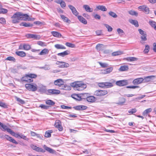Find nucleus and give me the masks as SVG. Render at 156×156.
I'll return each mask as SVG.
<instances>
[{"mask_svg":"<svg viewBox=\"0 0 156 156\" xmlns=\"http://www.w3.org/2000/svg\"><path fill=\"white\" fill-rule=\"evenodd\" d=\"M13 19L12 20V23H18L19 22V21L16 18H13Z\"/></svg>","mask_w":156,"mask_h":156,"instance_id":"774afa93","label":"nucleus"},{"mask_svg":"<svg viewBox=\"0 0 156 156\" xmlns=\"http://www.w3.org/2000/svg\"><path fill=\"white\" fill-rule=\"evenodd\" d=\"M55 48H57V49H66V48L64 46L61 44H56L55 45Z\"/></svg>","mask_w":156,"mask_h":156,"instance_id":"f704fd0d","label":"nucleus"},{"mask_svg":"<svg viewBox=\"0 0 156 156\" xmlns=\"http://www.w3.org/2000/svg\"><path fill=\"white\" fill-rule=\"evenodd\" d=\"M43 147L46 151L50 153L54 154L55 152V151L48 147L45 145H44Z\"/></svg>","mask_w":156,"mask_h":156,"instance_id":"dca6fc26","label":"nucleus"},{"mask_svg":"<svg viewBox=\"0 0 156 156\" xmlns=\"http://www.w3.org/2000/svg\"><path fill=\"white\" fill-rule=\"evenodd\" d=\"M109 14L110 16H112L113 18H115L117 17V15L114 12L110 11L109 12Z\"/></svg>","mask_w":156,"mask_h":156,"instance_id":"603ef678","label":"nucleus"},{"mask_svg":"<svg viewBox=\"0 0 156 156\" xmlns=\"http://www.w3.org/2000/svg\"><path fill=\"white\" fill-rule=\"evenodd\" d=\"M122 54V52L120 51H118L113 52L112 53V55L113 56H115L121 55Z\"/></svg>","mask_w":156,"mask_h":156,"instance_id":"a18cd8bd","label":"nucleus"},{"mask_svg":"<svg viewBox=\"0 0 156 156\" xmlns=\"http://www.w3.org/2000/svg\"><path fill=\"white\" fill-rule=\"evenodd\" d=\"M129 13L132 15L137 16L138 13L134 11L131 10L129 12Z\"/></svg>","mask_w":156,"mask_h":156,"instance_id":"bf43d9fd","label":"nucleus"},{"mask_svg":"<svg viewBox=\"0 0 156 156\" xmlns=\"http://www.w3.org/2000/svg\"><path fill=\"white\" fill-rule=\"evenodd\" d=\"M1 128H2V129H1L2 131H5L6 130L9 133L12 130L11 129L9 128L7 126L5 125H3V124L2 125Z\"/></svg>","mask_w":156,"mask_h":156,"instance_id":"aec40b11","label":"nucleus"},{"mask_svg":"<svg viewBox=\"0 0 156 156\" xmlns=\"http://www.w3.org/2000/svg\"><path fill=\"white\" fill-rule=\"evenodd\" d=\"M147 35L146 33L141 35L140 37L141 40L140 41V42L142 44H144V41H145L147 40Z\"/></svg>","mask_w":156,"mask_h":156,"instance_id":"412c9836","label":"nucleus"},{"mask_svg":"<svg viewBox=\"0 0 156 156\" xmlns=\"http://www.w3.org/2000/svg\"><path fill=\"white\" fill-rule=\"evenodd\" d=\"M113 69L112 67H110L107 68L106 69L103 70L102 73L103 74H107L110 73L112 71Z\"/></svg>","mask_w":156,"mask_h":156,"instance_id":"6ab92c4d","label":"nucleus"},{"mask_svg":"<svg viewBox=\"0 0 156 156\" xmlns=\"http://www.w3.org/2000/svg\"><path fill=\"white\" fill-rule=\"evenodd\" d=\"M54 126L55 127L58 128L59 131H61L62 130L63 127L62 126L61 122L59 120H56Z\"/></svg>","mask_w":156,"mask_h":156,"instance_id":"9d476101","label":"nucleus"},{"mask_svg":"<svg viewBox=\"0 0 156 156\" xmlns=\"http://www.w3.org/2000/svg\"><path fill=\"white\" fill-rule=\"evenodd\" d=\"M79 95L80 97H82V99L86 98L87 99L89 94L88 93H81Z\"/></svg>","mask_w":156,"mask_h":156,"instance_id":"4c0bfd02","label":"nucleus"},{"mask_svg":"<svg viewBox=\"0 0 156 156\" xmlns=\"http://www.w3.org/2000/svg\"><path fill=\"white\" fill-rule=\"evenodd\" d=\"M153 76H147L143 79V83L148 82L151 81V77Z\"/></svg>","mask_w":156,"mask_h":156,"instance_id":"72a5a7b5","label":"nucleus"},{"mask_svg":"<svg viewBox=\"0 0 156 156\" xmlns=\"http://www.w3.org/2000/svg\"><path fill=\"white\" fill-rule=\"evenodd\" d=\"M66 45L68 47L72 48H74L75 47V45L74 44L69 42L66 43Z\"/></svg>","mask_w":156,"mask_h":156,"instance_id":"09e8293b","label":"nucleus"},{"mask_svg":"<svg viewBox=\"0 0 156 156\" xmlns=\"http://www.w3.org/2000/svg\"><path fill=\"white\" fill-rule=\"evenodd\" d=\"M48 92L51 94H57L60 93V91L59 90L54 89L48 90Z\"/></svg>","mask_w":156,"mask_h":156,"instance_id":"2eb2a0df","label":"nucleus"},{"mask_svg":"<svg viewBox=\"0 0 156 156\" xmlns=\"http://www.w3.org/2000/svg\"><path fill=\"white\" fill-rule=\"evenodd\" d=\"M37 77V75L34 74H26L21 78V80L23 82L30 83L33 81V78H35Z\"/></svg>","mask_w":156,"mask_h":156,"instance_id":"7ed1b4c3","label":"nucleus"},{"mask_svg":"<svg viewBox=\"0 0 156 156\" xmlns=\"http://www.w3.org/2000/svg\"><path fill=\"white\" fill-rule=\"evenodd\" d=\"M96 8L98 10H100L103 11H106L107 10V9L104 5H98L97 6Z\"/></svg>","mask_w":156,"mask_h":156,"instance_id":"473e14b6","label":"nucleus"},{"mask_svg":"<svg viewBox=\"0 0 156 156\" xmlns=\"http://www.w3.org/2000/svg\"><path fill=\"white\" fill-rule=\"evenodd\" d=\"M40 69H44L45 70H49L50 69V67L49 65H45L44 66L40 67Z\"/></svg>","mask_w":156,"mask_h":156,"instance_id":"c03bdc74","label":"nucleus"},{"mask_svg":"<svg viewBox=\"0 0 156 156\" xmlns=\"http://www.w3.org/2000/svg\"><path fill=\"white\" fill-rule=\"evenodd\" d=\"M51 33L54 37H55L59 38L61 37L62 36L60 33L57 31H51Z\"/></svg>","mask_w":156,"mask_h":156,"instance_id":"4be33fe9","label":"nucleus"},{"mask_svg":"<svg viewBox=\"0 0 156 156\" xmlns=\"http://www.w3.org/2000/svg\"><path fill=\"white\" fill-rule=\"evenodd\" d=\"M55 2L57 4H60L61 7L63 8L66 6V4L64 1L61 0H56Z\"/></svg>","mask_w":156,"mask_h":156,"instance_id":"a211bd4d","label":"nucleus"},{"mask_svg":"<svg viewBox=\"0 0 156 156\" xmlns=\"http://www.w3.org/2000/svg\"><path fill=\"white\" fill-rule=\"evenodd\" d=\"M5 60H8L10 61H12L14 62H15L16 61V59L15 58L13 57L9 56L8 57L6 58Z\"/></svg>","mask_w":156,"mask_h":156,"instance_id":"864d4df0","label":"nucleus"},{"mask_svg":"<svg viewBox=\"0 0 156 156\" xmlns=\"http://www.w3.org/2000/svg\"><path fill=\"white\" fill-rule=\"evenodd\" d=\"M150 48L149 46L148 45H146L145 46V48L144 49V51L145 53H147L149 51Z\"/></svg>","mask_w":156,"mask_h":156,"instance_id":"5fc2aeb1","label":"nucleus"},{"mask_svg":"<svg viewBox=\"0 0 156 156\" xmlns=\"http://www.w3.org/2000/svg\"><path fill=\"white\" fill-rule=\"evenodd\" d=\"M45 103L47 105L50 106H53L55 104V103L51 100L48 99L45 101Z\"/></svg>","mask_w":156,"mask_h":156,"instance_id":"393cba45","label":"nucleus"},{"mask_svg":"<svg viewBox=\"0 0 156 156\" xmlns=\"http://www.w3.org/2000/svg\"><path fill=\"white\" fill-rule=\"evenodd\" d=\"M20 138H22L25 140H28V139L27 137L24 136V135L22 134H20Z\"/></svg>","mask_w":156,"mask_h":156,"instance_id":"0e129e2a","label":"nucleus"},{"mask_svg":"<svg viewBox=\"0 0 156 156\" xmlns=\"http://www.w3.org/2000/svg\"><path fill=\"white\" fill-rule=\"evenodd\" d=\"M138 9L140 10L144 11L146 14H148L149 13V9L145 5L140 6L138 7Z\"/></svg>","mask_w":156,"mask_h":156,"instance_id":"1a4fd4ad","label":"nucleus"},{"mask_svg":"<svg viewBox=\"0 0 156 156\" xmlns=\"http://www.w3.org/2000/svg\"><path fill=\"white\" fill-rule=\"evenodd\" d=\"M52 133L51 130H48L46 131L45 134L44 136L46 137H50L51 136V133Z\"/></svg>","mask_w":156,"mask_h":156,"instance_id":"e433bc0d","label":"nucleus"},{"mask_svg":"<svg viewBox=\"0 0 156 156\" xmlns=\"http://www.w3.org/2000/svg\"><path fill=\"white\" fill-rule=\"evenodd\" d=\"M110 82H105V87L109 88L113 87V84L115 83V81L114 80L112 79L110 80Z\"/></svg>","mask_w":156,"mask_h":156,"instance_id":"9b49d317","label":"nucleus"},{"mask_svg":"<svg viewBox=\"0 0 156 156\" xmlns=\"http://www.w3.org/2000/svg\"><path fill=\"white\" fill-rule=\"evenodd\" d=\"M129 22L132 24L134 25L136 27L139 26V24L138 21L136 20H129Z\"/></svg>","mask_w":156,"mask_h":156,"instance_id":"cd10ccee","label":"nucleus"},{"mask_svg":"<svg viewBox=\"0 0 156 156\" xmlns=\"http://www.w3.org/2000/svg\"><path fill=\"white\" fill-rule=\"evenodd\" d=\"M8 12V10L5 9H2L0 10V14L1 13H5Z\"/></svg>","mask_w":156,"mask_h":156,"instance_id":"69168bd1","label":"nucleus"},{"mask_svg":"<svg viewBox=\"0 0 156 156\" xmlns=\"http://www.w3.org/2000/svg\"><path fill=\"white\" fill-rule=\"evenodd\" d=\"M104 25L108 29V32H111L112 30V28L109 25L107 24H104Z\"/></svg>","mask_w":156,"mask_h":156,"instance_id":"3c124183","label":"nucleus"},{"mask_svg":"<svg viewBox=\"0 0 156 156\" xmlns=\"http://www.w3.org/2000/svg\"><path fill=\"white\" fill-rule=\"evenodd\" d=\"M10 133L12 135L15 136V137L19 138L20 137V134L19 133H16L14 132L12 130H11V132Z\"/></svg>","mask_w":156,"mask_h":156,"instance_id":"ea45409f","label":"nucleus"},{"mask_svg":"<svg viewBox=\"0 0 156 156\" xmlns=\"http://www.w3.org/2000/svg\"><path fill=\"white\" fill-rule=\"evenodd\" d=\"M83 7L87 12H91L93 11V9L90 8L89 6L87 5H84Z\"/></svg>","mask_w":156,"mask_h":156,"instance_id":"5701e85b","label":"nucleus"},{"mask_svg":"<svg viewBox=\"0 0 156 156\" xmlns=\"http://www.w3.org/2000/svg\"><path fill=\"white\" fill-rule=\"evenodd\" d=\"M98 63L100 66L102 68H106L109 66L108 64L106 63H102L101 62H98Z\"/></svg>","mask_w":156,"mask_h":156,"instance_id":"79ce46f5","label":"nucleus"},{"mask_svg":"<svg viewBox=\"0 0 156 156\" xmlns=\"http://www.w3.org/2000/svg\"><path fill=\"white\" fill-rule=\"evenodd\" d=\"M16 54L17 55L21 57H24L26 56V53L23 51H17L16 52Z\"/></svg>","mask_w":156,"mask_h":156,"instance_id":"c85d7f7f","label":"nucleus"},{"mask_svg":"<svg viewBox=\"0 0 156 156\" xmlns=\"http://www.w3.org/2000/svg\"><path fill=\"white\" fill-rule=\"evenodd\" d=\"M108 93L106 90H97L94 91V95L98 96H102L105 95Z\"/></svg>","mask_w":156,"mask_h":156,"instance_id":"423d86ee","label":"nucleus"},{"mask_svg":"<svg viewBox=\"0 0 156 156\" xmlns=\"http://www.w3.org/2000/svg\"><path fill=\"white\" fill-rule=\"evenodd\" d=\"M6 21L5 18L3 17L0 18V23L2 24H5V23Z\"/></svg>","mask_w":156,"mask_h":156,"instance_id":"e2e57ef3","label":"nucleus"},{"mask_svg":"<svg viewBox=\"0 0 156 156\" xmlns=\"http://www.w3.org/2000/svg\"><path fill=\"white\" fill-rule=\"evenodd\" d=\"M94 17L96 19L100 20L101 19L100 16L98 14H96L94 16Z\"/></svg>","mask_w":156,"mask_h":156,"instance_id":"338daca9","label":"nucleus"},{"mask_svg":"<svg viewBox=\"0 0 156 156\" xmlns=\"http://www.w3.org/2000/svg\"><path fill=\"white\" fill-rule=\"evenodd\" d=\"M29 16L27 14H24L21 12H17L11 17L12 18H16L19 20L26 21L28 20Z\"/></svg>","mask_w":156,"mask_h":156,"instance_id":"f03ea898","label":"nucleus"},{"mask_svg":"<svg viewBox=\"0 0 156 156\" xmlns=\"http://www.w3.org/2000/svg\"><path fill=\"white\" fill-rule=\"evenodd\" d=\"M115 83L117 86L122 87L127 85L128 82L127 80H122L115 81Z\"/></svg>","mask_w":156,"mask_h":156,"instance_id":"0eeeda50","label":"nucleus"},{"mask_svg":"<svg viewBox=\"0 0 156 156\" xmlns=\"http://www.w3.org/2000/svg\"><path fill=\"white\" fill-rule=\"evenodd\" d=\"M5 138L8 141L15 144H18V143L13 138L7 135H5Z\"/></svg>","mask_w":156,"mask_h":156,"instance_id":"ddd939ff","label":"nucleus"},{"mask_svg":"<svg viewBox=\"0 0 156 156\" xmlns=\"http://www.w3.org/2000/svg\"><path fill=\"white\" fill-rule=\"evenodd\" d=\"M149 23L151 26L154 28L155 30H156V22L154 21H150Z\"/></svg>","mask_w":156,"mask_h":156,"instance_id":"a19ab883","label":"nucleus"},{"mask_svg":"<svg viewBox=\"0 0 156 156\" xmlns=\"http://www.w3.org/2000/svg\"><path fill=\"white\" fill-rule=\"evenodd\" d=\"M21 26H23L25 27H30L33 26L32 24H31L29 23H26L25 22H23L20 23V24Z\"/></svg>","mask_w":156,"mask_h":156,"instance_id":"2f4dec72","label":"nucleus"},{"mask_svg":"<svg viewBox=\"0 0 156 156\" xmlns=\"http://www.w3.org/2000/svg\"><path fill=\"white\" fill-rule=\"evenodd\" d=\"M152 111L151 108H150L145 110L143 113V115H147L148 113L151 112Z\"/></svg>","mask_w":156,"mask_h":156,"instance_id":"37998d69","label":"nucleus"},{"mask_svg":"<svg viewBox=\"0 0 156 156\" xmlns=\"http://www.w3.org/2000/svg\"><path fill=\"white\" fill-rule=\"evenodd\" d=\"M70 53V51L68 50H66L63 52L58 54V55L59 56L63 57L65 56L69 55Z\"/></svg>","mask_w":156,"mask_h":156,"instance_id":"b1692460","label":"nucleus"},{"mask_svg":"<svg viewBox=\"0 0 156 156\" xmlns=\"http://www.w3.org/2000/svg\"><path fill=\"white\" fill-rule=\"evenodd\" d=\"M56 64L58 65V67L60 68H67L69 66L68 63L63 62L57 61Z\"/></svg>","mask_w":156,"mask_h":156,"instance_id":"6e6552de","label":"nucleus"},{"mask_svg":"<svg viewBox=\"0 0 156 156\" xmlns=\"http://www.w3.org/2000/svg\"><path fill=\"white\" fill-rule=\"evenodd\" d=\"M36 151L38 152L43 153H44L45 151L44 150H43L42 148H41L38 147H37V149H36Z\"/></svg>","mask_w":156,"mask_h":156,"instance_id":"6e6d98bb","label":"nucleus"},{"mask_svg":"<svg viewBox=\"0 0 156 156\" xmlns=\"http://www.w3.org/2000/svg\"><path fill=\"white\" fill-rule=\"evenodd\" d=\"M129 69L128 66L124 65L121 66L119 69V70L120 71H123L127 70Z\"/></svg>","mask_w":156,"mask_h":156,"instance_id":"c756f323","label":"nucleus"},{"mask_svg":"<svg viewBox=\"0 0 156 156\" xmlns=\"http://www.w3.org/2000/svg\"><path fill=\"white\" fill-rule=\"evenodd\" d=\"M25 86L26 88L30 91H35L37 89V86L36 84L33 85L30 84H26Z\"/></svg>","mask_w":156,"mask_h":156,"instance_id":"39448f33","label":"nucleus"},{"mask_svg":"<svg viewBox=\"0 0 156 156\" xmlns=\"http://www.w3.org/2000/svg\"><path fill=\"white\" fill-rule=\"evenodd\" d=\"M27 37L28 38H34L37 40H39L40 38V37L39 35L34 34H28L27 35Z\"/></svg>","mask_w":156,"mask_h":156,"instance_id":"f3484780","label":"nucleus"},{"mask_svg":"<svg viewBox=\"0 0 156 156\" xmlns=\"http://www.w3.org/2000/svg\"><path fill=\"white\" fill-rule=\"evenodd\" d=\"M102 46H103V44H98L96 45V48L97 50L100 51Z\"/></svg>","mask_w":156,"mask_h":156,"instance_id":"4d7b16f0","label":"nucleus"},{"mask_svg":"<svg viewBox=\"0 0 156 156\" xmlns=\"http://www.w3.org/2000/svg\"><path fill=\"white\" fill-rule=\"evenodd\" d=\"M137 111L136 109L135 108H132L131 109V110H129L128 112L131 114H133L136 113Z\"/></svg>","mask_w":156,"mask_h":156,"instance_id":"052dcab7","label":"nucleus"},{"mask_svg":"<svg viewBox=\"0 0 156 156\" xmlns=\"http://www.w3.org/2000/svg\"><path fill=\"white\" fill-rule=\"evenodd\" d=\"M70 86L73 87L74 90L78 91L82 90L87 87L86 84L78 81L71 83Z\"/></svg>","mask_w":156,"mask_h":156,"instance_id":"f257e3e1","label":"nucleus"},{"mask_svg":"<svg viewBox=\"0 0 156 156\" xmlns=\"http://www.w3.org/2000/svg\"><path fill=\"white\" fill-rule=\"evenodd\" d=\"M78 19L79 21L84 24H86L87 23V21L83 17L81 16H78Z\"/></svg>","mask_w":156,"mask_h":156,"instance_id":"a878e982","label":"nucleus"},{"mask_svg":"<svg viewBox=\"0 0 156 156\" xmlns=\"http://www.w3.org/2000/svg\"><path fill=\"white\" fill-rule=\"evenodd\" d=\"M54 84L56 85L60 86L61 85H64L65 89L70 90V87L66 85H64V82L61 79H58L55 80L54 82Z\"/></svg>","mask_w":156,"mask_h":156,"instance_id":"20e7f679","label":"nucleus"},{"mask_svg":"<svg viewBox=\"0 0 156 156\" xmlns=\"http://www.w3.org/2000/svg\"><path fill=\"white\" fill-rule=\"evenodd\" d=\"M87 100L88 102H93L95 101V98L93 96H89V95Z\"/></svg>","mask_w":156,"mask_h":156,"instance_id":"7c9ffc66","label":"nucleus"},{"mask_svg":"<svg viewBox=\"0 0 156 156\" xmlns=\"http://www.w3.org/2000/svg\"><path fill=\"white\" fill-rule=\"evenodd\" d=\"M30 46L29 44H24L23 45V49L26 50H28L30 49Z\"/></svg>","mask_w":156,"mask_h":156,"instance_id":"de8ad7c7","label":"nucleus"},{"mask_svg":"<svg viewBox=\"0 0 156 156\" xmlns=\"http://www.w3.org/2000/svg\"><path fill=\"white\" fill-rule=\"evenodd\" d=\"M61 18L66 23H69L70 22V20L67 17L65 16L64 15H61Z\"/></svg>","mask_w":156,"mask_h":156,"instance_id":"c9c22d12","label":"nucleus"},{"mask_svg":"<svg viewBox=\"0 0 156 156\" xmlns=\"http://www.w3.org/2000/svg\"><path fill=\"white\" fill-rule=\"evenodd\" d=\"M37 44L42 47L45 46L46 44L45 42L41 41H38L37 42Z\"/></svg>","mask_w":156,"mask_h":156,"instance_id":"8fccbe9b","label":"nucleus"},{"mask_svg":"<svg viewBox=\"0 0 156 156\" xmlns=\"http://www.w3.org/2000/svg\"><path fill=\"white\" fill-rule=\"evenodd\" d=\"M68 7L72 11V13L76 16H77L79 14L78 12L76 11V8L71 5H68Z\"/></svg>","mask_w":156,"mask_h":156,"instance_id":"4468645a","label":"nucleus"},{"mask_svg":"<svg viewBox=\"0 0 156 156\" xmlns=\"http://www.w3.org/2000/svg\"><path fill=\"white\" fill-rule=\"evenodd\" d=\"M40 107H41L42 109H48L49 108V107L43 104H41L40 105Z\"/></svg>","mask_w":156,"mask_h":156,"instance_id":"680f3d73","label":"nucleus"},{"mask_svg":"<svg viewBox=\"0 0 156 156\" xmlns=\"http://www.w3.org/2000/svg\"><path fill=\"white\" fill-rule=\"evenodd\" d=\"M121 101H119L118 104L120 105H122L125 103L126 101V100L124 98H122L121 99Z\"/></svg>","mask_w":156,"mask_h":156,"instance_id":"13d9d810","label":"nucleus"},{"mask_svg":"<svg viewBox=\"0 0 156 156\" xmlns=\"http://www.w3.org/2000/svg\"><path fill=\"white\" fill-rule=\"evenodd\" d=\"M143 78H136L133 81V83L134 85L139 84L143 82Z\"/></svg>","mask_w":156,"mask_h":156,"instance_id":"f8f14e48","label":"nucleus"},{"mask_svg":"<svg viewBox=\"0 0 156 156\" xmlns=\"http://www.w3.org/2000/svg\"><path fill=\"white\" fill-rule=\"evenodd\" d=\"M125 59L128 61H136L137 58L132 57H129L126 58Z\"/></svg>","mask_w":156,"mask_h":156,"instance_id":"58836bf2","label":"nucleus"},{"mask_svg":"<svg viewBox=\"0 0 156 156\" xmlns=\"http://www.w3.org/2000/svg\"><path fill=\"white\" fill-rule=\"evenodd\" d=\"M15 98L16 101L20 104H24L25 103V102L24 101L20 99V98H18L17 97H15Z\"/></svg>","mask_w":156,"mask_h":156,"instance_id":"49530a36","label":"nucleus"},{"mask_svg":"<svg viewBox=\"0 0 156 156\" xmlns=\"http://www.w3.org/2000/svg\"><path fill=\"white\" fill-rule=\"evenodd\" d=\"M49 52V50L47 48H44L38 54L39 55H44L48 54Z\"/></svg>","mask_w":156,"mask_h":156,"instance_id":"bb28decb","label":"nucleus"}]
</instances>
